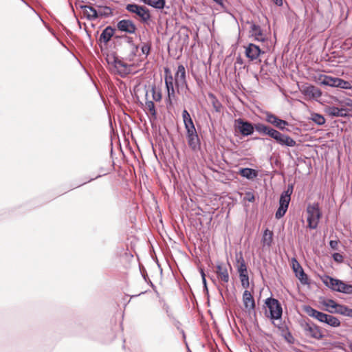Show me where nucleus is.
<instances>
[{"mask_svg": "<svg viewBox=\"0 0 352 352\" xmlns=\"http://www.w3.org/2000/svg\"><path fill=\"white\" fill-rule=\"evenodd\" d=\"M264 114L265 115V120L267 122L271 124L279 131H289V130L286 128V126L289 125L287 121L280 119L270 111H265Z\"/></svg>", "mask_w": 352, "mask_h": 352, "instance_id": "9d476101", "label": "nucleus"}, {"mask_svg": "<svg viewBox=\"0 0 352 352\" xmlns=\"http://www.w3.org/2000/svg\"><path fill=\"white\" fill-rule=\"evenodd\" d=\"M338 292L344 293L346 294H352V285L347 284L342 281L340 287H338Z\"/></svg>", "mask_w": 352, "mask_h": 352, "instance_id": "2f4dec72", "label": "nucleus"}, {"mask_svg": "<svg viewBox=\"0 0 352 352\" xmlns=\"http://www.w3.org/2000/svg\"><path fill=\"white\" fill-rule=\"evenodd\" d=\"M294 190V184H289L286 190H285L279 198V206L275 213V217L279 219L284 217L287 211L289 202L291 201V195Z\"/></svg>", "mask_w": 352, "mask_h": 352, "instance_id": "20e7f679", "label": "nucleus"}, {"mask_svg": "<svg viewBox=\"0 0 352 352\" xmlns=\"http://www.w3.org/2000/svg\"><path fill=\"white\" fill-rule=\"evenodd\" d=\"M324 305L327 307H330L331 308L334 309V310H337V306L340 305V304L336 302L331 299H329L327 302H324Z\"/></svg>", "mask_w": 352, "mask_h": 352, "instance_id": "c03bdc74", "label": "nucleus"}, {"mask_svg": "<svg viewBox=\"0 0 352 352\" xmlns=\"http://www.w3.org/2000/svg\"><path fill=\"white\" fill-rule=\"evenodd\" d=\"M311 119L313 122H314L318 125H322L325 122V119H324V116L319 113H314L311 114Z\"/></svg>", "mask_w": 352, "mask_h": 352, "instance_id": "f704fd0d", "label": "nucleus"}, {"mask_svg": "<svg viewBox=\"0 0 352 352\" xmlns=\"http://www.w3.org/2000/svg\"><path fill=\"white\" fill-rule=\"evenodd\" d=\"M131 50L130 54L128 55L127 59L130 61L133 60L134 58L137 56L139 46L137 45H134L131 47Z\"/></svg>", "mask_w": 352, "mask_h": 352, "instance_id": "a19ab883", "label": "nucleus"}, {"mask_svg": "<svg viewBox=\"0 0 352 352\" xmlns=\"http://www.w3.org/2000/svg\"><path fill=\"white\" fill-rule=\"evenodd\" d=\"M332 257L336 262L339 263H342L344 261L343 256L340 253H338V252L333 253L332 255Z\"/></svg>", "mask_w": 352, "mask_h": 352, "instance_id": "a18cd8bd", "label": "nucleus"}, {"mask_svg": "<svg viewBox=\"0 0 352 352\" xmlns=\"http://www.w3.org/2000/svg\"><path fill=\"white\" fill-rule=\"evenodd\" d=\"M115 33V29L111 26L109 25L106 27L102 32L99 41L103 42L107 44L109 41H110L111 38L113 36Z\"/></svg>", "mask_w": 352, "mask_h": 352, "instance_id": "5701e85b", "label": "nucleus"}, {"mask_svg": "<svg viewBox=\"0 0 352 352\" xmlns=\"http://www.w3.org/2000/svg\"><path fill=\"white\" fill-rule=\"evenodd\" d=\"M182 118L185 129L195 126L194 122L188 111L184 109L182 111Z\"/></svg>", "mask_w": 352, "mask_h": 352, "instance_id": "c85d7f7f", "label": "nucleus"}, {"mask_svg": "<svg viewBox=\"0 0 352 352\" xmlns=\"http://www.w3.org/2000/svg\"><path fill=\"white\" fill-rule=\"evenodd\" d=\"M302 328L305 335L307 337L314 338L316 340H321L324 337L321 329L311 321H308L302 324Z\"/></svg>", "mask_w": 352, "mask_h": 352, "instance_id": "1a4fd4ad", "label": "nucleus"}, {"mask_svg": "<svg viewBox=\"0 0 352 352\" xmlns=\"http://www.w3.org/2000/svg\"><path fill=\"white\" fill-rule=\"evenodd\" d=\"M237 272L239 273V276H243V275H245V274H248V269L242 270V271H237Z\"/></svg>", "mask_w": 352, "mask_h": 352, "instance_id": "5fc2aeb1", "label": "nucleus"}, {"mask_svg": "<svg viewBox=\"0 0 352 352\" xmlns=\"http://www.w3.org/2000/svg\"><path fill=\"white\" fill-rule=\"evenodd\" d=\"M346 104L352 109V100H348V101L346 102Z\"/></svg>", "mask_w": 352, "mask_h": 352, "instance_id": "bf43d9fd", "label": "nucleus"}, {"mask_svg": "<svg viewBox=\"0 0 352 352\" xmlns=\"http://www.w3.org/2000/svg\"><path fill=\"white\" fill-rule=\"evenodd\" d=\"M141 52L143 55H144L145 58H146L151 52V42H142L141 44Z\"/></svg>", "mask_w": 352, "mask_h": 352, "instance_id": "473e14b6", "label": "nucleus"}, {"mask_svg": "<svg viewBox=\"0 0 352 352\" xmlns=\"http://www.w3.org/2000/svg\"><path fill=\"white\" fill-rule=\"evenodd\" d=\"M292 265L295 276L299 279L300 283L303 285H309L310 283L309 281L308 276L305 274L302 266L296 258H292Z\"/></svg>", "mask_w": 352, "mask_h": 352, "instance_id": "ddd939ff", "label": "nucleus"}, {"mask_svg": "<svg viewBox=\"0 0 352 352\" xmlns=\"http://www.w3.org/2000/svg\"><path fill=\"white\" fill-rule=\"evenodd\" d=\"M214 2H216L217 4L222 6L223 5V1L222 0H213Z\"/></svg>", "mask_w": 352, "mask_h": 352, "instance_id": "052dcab7", "label": "nucleus"}, {"mask_svg": "<svg viewBox=\"0 0 352 352\" xmlns=\"http://www.w3.org/2000/svg\"><path fill=\"white\" fill-rule=\"evenodd\" d=\"M185 38H186V39H188V38H189L188 34H186L185 35Z\"/></svg>", "mask_w": 352, "mask_h": 352, "instance_id": "e2e57ef3", "label": "nucleus"}, {"mask_svg": "<svg viewBox=\"0 0 352 352\" xmlns=\"http://www.w3.org/2000/svg\"><path fill=\"white\" fill-rule=\"evenodd\" d=\"M153 99L156 101H160L162 99V94L160 91H157L155 86H153L151 88Z\"/></svg>", "mask_w": 352, "mask_h": 352, "instance_id": "79ce46f5", "label": "nucleus"}, {"mask_svg": "<svg viewBox=\"0 0 352 352\" xmlns=\"http://www.w3.org/2000/svg\"><path fill=\"white\" fill-rule=\"evenodd\" d=\"M80 8L82 10L84 14L89 20H96L99 17L98 12L92 6L80 5Z\"/></svg>", "mask_w": 352, "mask_h": 352, "instance_id": "412c9836", "label": "nucleus"}, {"mask_svg": "<svg viewBox=\"0 0 352 352\" xmlns=\"http://www.w3.org/2000/svg\"><path fill=\"white\" fill-rule=\"evenodd\" d=\"M188 146L192 151H198L201 148V140L198 134L186 136Z\"/></svg>", "mask_w": 352, "mask_h": 352, "instance_id": "4be33fe9", "label": "nucleus"}, {"mask_svg": "<svg viewBox=\"0 0 352 352\" xmlns=\"http://www.w3.org/2000/svg\"><path fill=\"white\" fill-rule=\"evenodd\" d=\"M164 80L167 90L168 98H166V104L171 105L172 100L175 98V90L174 85L177 89V91H184L185 93L190 91V89L186 80V69L182 64L179 65L177 71L173 77L170 69L168 67L164 68Z\"/></svg>", "mask_w": 352, "mask_h": 352, "instance_id": "f257e3e1", "label": "nucleus"}, {"mask_svg": "<svg viewBox=\"0 0 352 352\" xmlns=\"http://www.w3.org/2000/svg\"><path fill=\"white\" fill-rule=\"evenodd\" d=\"M322 322L332 327H338L340 325V321L338 318L327 314H326Z\"/></svg>", "mask_w": 352, "mask_h": 352, "instance_id": "cd10ccee", "label": "nucleus"}, {"mask_svg": "<svg viewBox=\"0 0 352 352\" xmlns=\"http://www.w3.org/2000/svg\"><path fill=\"white\" fill-rule=\"evenodd\" d=\"M302 93L313 98H317L322 96V91L314 85H305L301 89Z\"/></svg>", "mask_w": 352, "mask_h": 352, "instance_id": "dca6fc26", "label": "nucleus"}, {"mask_svg": "<svg viewBox=\"0 0 352 352\" xmlns=\"http://www.w3.org/2000/svg\"><path fill=\"white\" fill-rule=\"evenodd\" d=\"M304 311L310 317H312L314 318H316V315L318 313V310L314 309L312 307H311L310 305H305L304 307Z\"/></svg>", "mask_w": 352, "mask_h": 352, "instance_id": "e433bc0d", "label": "nucleus"}, {"mask_svg": "<svg viewBox=\"0 0 352 352\" xmlns=\"http://www.w3.org/2000/svg\"><path fill=\"white\" fill-rule=\"evenodd\" d=\"M329 245L333 250H338V241L336 240H331L329 241Z\"/></svg>", "mask_w": 352, "mask_h": 352, "instance_id": "603ef678", "label": "nucleus"}, {"mask_svg": "<svg viewBox=\"0 0 352 352\" xmlns=\"http://www.w3.org/2000/svg\"><path fill=\"white\" fill-rule=\"evenodd\" d=\"M210 103L217 113H220L222 111L223 105L221 102L218 100L216 96L212 93H208V94Z\"/></svg>", "mask_w": 352, "mask_h": 352, "instance_id": "a878e982", "label": "nucleus"}, {"mask_svg": "<svg viewBox=\"0 0 352 352\" xmlns=\"http://www.w3.org/2000/svg\"><path fill=\"white\" fill-rule=\"evenodd\" d=\"M327 311L331 314L336 313L344 316L352 318V309L344 305L340 304L339 306H337V310L327 309Z\"/></svg>", "mask_w": 352, "mask_h": 352, "instance_id": "393cba45", "label": "nucleus"}, {"mask_svg": "<svg viewBox=\"0 0 352 352\" xmlns=\"http://www.w3.org/2000/svg\"><path fill=\"white\" fill-rule=\"evenodd\" d=\"M273 232L268 229H265L263 232L262 241L264 245L270 246L273 240Z\"/></svg>", "mask_w": 352, "mask_h": 352, "instance_id": "c756f323", "label": "nucleus"}, {"mask_svg": "<svg viewBox=\"0 0 352 352\" xmlns=\"http://www.w3.org/2000/svg\"><path fill=\"white\" fill-rule=\"evenodd\" d=\"M316 316L315 318L318 320L319 322H322V321L324 320L326 314L318 311Z\"/></svg>", "mask_w": 352, "mask_h": 352, "instance_id": "8fccbe9b", "label": "nucleus"}, {"mask_svg": "<svg viewBox=\"0 0 352 352\" xmlns=\"http://www.w3.org/2000/svg\"><path fill=\"white\" fill-rule=\"evenodd\" d=\"M94 178H91V179H89V181H88V182H91V181H92V180H94Z\"/></svg>", "mask_w": 352, "mask_h": 352, "instance_id": "0e129e2a", "label": "nucleus"}, {"mask_svg": "<svg viewBox=\"0 0 352 352\" xmlns=\"http://www.w3.org/2000/svg\"><path fill=\"white\" fill-rule=\"evenodd\" d=\"M142 3L157 10H162L166 4L165 0H141Z\"/></svg>", "mask_w": 352, "mask_h": 352, "instance_id": "bb28decb", "label": "nucleus"}, {"mask_svg": "<svg viewBox=\"0 0 352 352\" xmlns=\"http://www.w3.org/2000/svg\"><path fill=\"white\" fill-rule=\"evenodd\" d=\"M145 109V111H148L154 119L157 118V111L155 109V104L152 100H147L146 102Z\"/></svg>", "mask_w": 352, "mask_h": 352, "instance_id": "7c9ffc66", "label": "nucleus"}, {"mask_svg": "<svg viewBox=\"0 0 352 352\" xmlns=\"http://www.w3.org/2000/svg\"><path fill=\"white\" fill-rule=\"evenodd\" d=\"M240 280L241 282V285L243 288H248L250 286V282H249V276L248 274H245L243 276H239Z\"/></svg>", "mask_w": 352, "mask_h": 352, "instance_id": "37998d69", "label": "nucleus"}, {"mask_svg": "<svg viewBox=\"0 0 352 352\" xmlns=\"http://www.w3.org/2000/svg\"><path fill=\"white\" fill-rule=\"evenodd\" d=\"M61 45H62L63 46L65 47V45H64V43H61Z\"/></svg>", "mask_w": 352, "mask_h": 352, "instance_id": "338daca9", "label": "nucleus"}, {"mask_svg": "<svg viewBox=\"0 0 352 352\" xmlns=\"http://www.w3.org/2000/svg\"><path fill=\"white\" fill-rule=\"evenodd\" d=\"M244 199L249 202H254L255 200V196L253 192L248 191L245 192Z\"/></svg>", "mask_w": 352, "mask_h": 352, "instance_id": "49530a36", "label": "nucleus"}, {"mask_svg": "<svg viewBox=\"0 0 352 352\" xmlns=\"http://www.w3.org/2000/svg\"><path fill=\"white\" fill-rule=\"evenodd\" d=\"M306 210L307 213V227L312 230L316 229L322 215L319 203L309 204Z\"/></svg>", "mask_w": 352, "mask_h": 352, "instance_id": "39448f33", "label": "nucleus"}, {"mask_svg": "<svg viewBox=\"0 0 352 352\" xmlns=\"http://www.w3.org/2000/svg\"><path fill=\"white\" fill-rule=\"evenodd\" d=\"M162 308H163V309L166 311V313L167 314L168 316L170 317V312L169 306L164 300H162Z\"/></svg>", "mask_w": 352, "mask_h": 352, "instance_id": "3c124183", "label": "nucleus"}, {"mask_svg": "<svg viewBox=\"0 0 352 352\" xmlns=\"http://www.w3.org/2000/svg\"><path fill=\"white\" fill-rule=\"evenodd\" d=\"M239 175L248 179L252 180L258 177V173L256 170L251 168H241L239 170Z\"/></svg>", "mask_w": 352, "mask_h": 352, "instance_id": "b1692460", "label": "nucleus"}, {"mask_svg": "<svg viewBox=\"0 0 352 352\" xmlns=\"http://www.w3.org/2000/svg\"><path fill=\"white\" fill-rule=\"evenodd\" d=\"M266 306L269 309V314L267 316L272 320L281 319L283 308L280 302L274 298H268L265 300Z\"/></svg>", "mask_w": 352, "mask_h": 352, "instance_id": "6e6552de", "label": "nucleus"}, {"mask_svg": "<svg viewBox=\"0 0 352 352\" xmlns=\"http://www.w3.org/2000/svg\"><path fill=\"white\" fill-rule=\"evenodd\" d=\"M250 25V36L254 37V40L259 42H265L267 40L265 32L261 26L254 21H248Z\"/></svg>", "mask_w": 352, "mask_h": 352, "instance_id": "9b49d317", "label": "nucleus"}, {"mask_svg": "<svg viewBox=\"0 0 352 352\" xmlns=\"http://www.w3.org/2000/svg\"><path fill=\"white\" fill-rule=\"evenodd\" d=\"M202 282H203L204 290L208 292V287H207V283H206V278L204 277V279H202Z\"/></svg>", "mask_w": 352, "mask_h": 352, "instance_id": "6e6d98bb", "label": "nucleus"}, {"mask_svg": "<svg viewBox=\"0 0 352 352\" xmlns=\"http://www.w3.org/2000/svg\"><path fill=\"white\" fill-rule=\"evenodd\" d=\"M21 1H23L27 6H28L33 12H36L35 10L28 3H27L25 0H21Z\"/></svg>", "mask_w": 352, "mask_h": 352, "instance_id": "4d7b16f0", "label": "nucleus"}, {"mask_svg": "<svg viewBox=\"0 0 352 352\" xmlns=\"http://www.w3.org/2000/svg\"><path fill=\"white\" fill-rule=\"evenodd\" d=\"M120 38L124 39L125 42L126 43L129 44L131 47L135 45L134 43L133 38L131 36L124 35V36H121Z\"/></svg>", "mask_w": 352, "mask_h": 352, "instance_id": "09e8293b", "label": "nucleus"}, {"mask_svg": "<svg viewBox=\"0 0 352 352\" xmlns=\"http://www.w3.org/2000/svg\"><path fill=\"white\" fill-rule=\"evenodd\" d=\"M276 5L278 6H281L283 5V0H272Z\"/></svg>", "mask_w": 352, "mask_h": 352, "instance_id": "864d4df0", "label": "nucleus"}, {"mask_svg": "<svg viewBox=\"0 0 352 352\" xmlns=\"http://www.w3.org/2000/svg\"><path fill=\"white\" fill-rule=\"evenodd\" d=\"M281 336L285 338L286 342H287L289 344H294L296 341L295 338H294V336H292V333L289 331V329L286 331L284 333H283Z\"/></svg>", "mask_w": 352, "mask_h": 352, "instance_id": "58836bf2", "label": "nucleus"}, {"mask_svg": "<svg viewBox=\"0 0 352 352\" xmlns=\"http://www.w3.org/2000/svg\"><path fill=\"white\" fill-rule=\"evenodd\" d=\"M126 10L129 12L135 14L143 23H148L151 20V15L150 11L144 6L129 3L126 6Z\"/></svg>", "mask_w": 352, "mask_h": 352, "instance_id": "0eeeda50", "label": "nucleus"}, {"mask_svg": "<svg viewBox=\"0 0 352 352\" xmlns=\"http://www.w3.org/2000/svg\"><path fill=\"white\" fill-rule=\"evenodd\" d=\"M322 283L325 286L329 287L333 291L338 292V287H340L342 280H340L337 278H334L329 276H324L322 278Z\"/></svg>", "mask_w": 352, "mask_h": 352, "instance_id": "a211bd4d", "label": "nucleus"}, {"mask_svg": "<svg viewBox=\"0 0 352 352\" xmlns=\"http://www.w3.org/2000/svg\"><path fill=\"white\" fill-rule=\"evenodd\" d=\"M236 262L238 263L237 271H242L248 269V267L242 255L236 258Z\"/></svg>", "mask_w": 352, "mask_h": 352, "instance_id": "c9c22d12", "label": "nucleus"}, {"mask_svg": "<svg viewBox=\"0 0 352 352\" xmlns=\"http://www.w3.org/2000/svg\"><path fill=\"white\" fill-rule=\"evenodd\" d=\"M141 273H142V275L144 279L146 281L147 274H146V270H144V272H141Z\"/></svg>", "mask_w": 352, "mask_h": 352, "instance_id": "13d9d810", "label": "nucleus"}, {"mask_svg": "<svg viewBox=\"0 0 352 352\" xmlns=\"http://www.w3.org/2000/svg\"><path fill=\"white\" fill-rule=\"evenodd\" d=\"M186 129V136H188V135H196V134H198L197 133V131L196 130V128L195 126H192V127H190V128H187V129Z\"/></svg>", "mask_w": 352, "mask_h": 352, "instance_id": "de8ad7c7", "label": "nucleus"}, {"mask_svg": "<svg viewBox=\"0 0 352 352\" xmlns=\"http://www.w3.org/2000/svg\"><path fill=\"white\" fill-rule=\"evenodd\" d=\"M107 62L110 71L115 74L124 78L131 73V65L124 63L115 55L107 56Z\"/></svg>", "mask_w": 352, "mask_h": 352, "instance_id": "7ed1b4c3", "label": "nucleus"}, {"mask_svg": "<svg viewBox=\"0 0 352 352\" xmlns=\"http://www.w3.org/2000/svg\"><path fill=\"white\" fill-rule=\"evenodd\" d=\"M217 276L219 280L226 283H228L230 276L226 266L223 263H219L217 265Z\"/></svg>", "mask_w": 352, "mask_h": 352, "instance_id": "f3484780", "label": "nucleus"}, {"mask_svg": "<svg viewBox=\"0 0 352 352\" xmlns=\"http://www.w3.org/2000/svg\"><path fill=\"white\" fill-rule=\"evenodd\" d=\"M257 132L262 135H267L272 138L274 142L281 146L294 147L296 145V141L285 133H280L277 129L267 125L260 126Z\"/></svg>", "mask_w": 352, "mask_h": 352, "instance_id": "f03ea898", "label": "nucleus"}, {"mask_svg": "<svg viewBox=\"0 0 352 352\" xmlns=\"http://www.w3.org/2000/svg\"><path fill=\"white\" fill-rule=\"evenodd\" d=\"M326 111L331 117L346 118L349 116L347 109L344 108H339L335 106L329 107Z\"/></svg>", "mask_w": 352, "mask_h": 352, "instance_id": "aec40b11", "label": "nucleus"}, {"mask_svg": "<svg viewBox=\"0 0 352 352\" xmlns=\"http://www.w3.org/2000/svg\"><path fill=\"white\" fill-rule=\"evenodd\" d=\"M200 273H201L202 279H204V277L206 278V274L202 269H201Z\"/></svg>", "mask_w": 352, "mask_h": 352, "instance_id": "680f3d73", "label": "nucleus"}, {"mask_svg": "<svg viewBox=\"0 0 352 352\" xmlns=\"http://www.w3.org/2000/svg\"><path fill=\"white\" fill-rule=\"evenodd\" d=\"M150 283H151V286L153 287L154 285L153 284V283L151 281H150Z\"/></svg>", "mask_w": 352, "mask_h": 352, "instance_id": "69168bd1", "label": "nucleus"}, {"mask_svg": "<svg viewBox=\"0 0 352 352\" xmlns=\"http://www.w3.org/2000/svg\"><path fill=\"white\" fill-rule=\"evenodd\" d=\"M318 80L322 85L331 87H337L339 78L332 77L327 75H320L318 78Z\"/></svg>", "mask_w": 352, "mask_h": 352, "instance_id": "6ab92c4d", "label": "nucleus"}, {"mask_svg": "<svg viewBox=\"0 0 352 352\" xmlns=\"http://www.w3.org/2000/svg\"><path fill=\"white\" fill-rule=\"evenodd\" d=\"M260 126H265V124L261 122L253 124L242 118H238L234 120V128L237 129L239 133L244 137L251 135L254 130L257 131Z\"/></svg>", "mask_w": 352, "mask_h": 352, "instance_id": "423d86ee", "label": "nucleus"}, {"mask_svg": "<svg viewBox=\"0 0 352 352\" xmlns=\"http://www.w3.org/2000/svg\"><path fill=\"white\" fill-rule=\"evenodd\" d=\"M98 14L100 16L109 17L113 14V12L111 8L105 6L98 12Z\"/></svg>", "mask_w": 352, "mask_h": 352, "instance_id": "ea45409f", "label": "nucleus"}, {"mask_svg": "<svg viewBox=\"0 0 352 352\" xmlns=\"http://www.w3.org/2000/svg\"><path fill=\"white\" fill-rule=\"evenodd\" d=\"M277 320H278V323H276L274 321H273V324L274 326H276L278 329V330L280 331V335H282L286 331H287L289 329V328H288V326L287 325V324L285 323V322L282 321V318L278 319Z\"/></svg>", "mask_w": 352, "mask_h": 352, "instance_id": "72a5a7b5", "label": "nucleus"}, {"mask_svg": "<svg viewBox=\"0 0 352 352\" xmlns=\"http://www.w3.org/2000/svg\"><path fill=\"white\" fill-rule=\"evenodd\" d=\"M245 56L250 60H256L259 55L263 52L261 51V48L255 44L250 43L245 47Z\"/></svg>", "mask_w": 352, "mask_h": 352, "instance_id": "2eb2a0df", "label": "nucleus"}, {"mask_svg": "<svg viewBox=\"0 0 352 352\" xmlns=\"http://www.w3.org/2000/svg\"><path fill=\"white\" fill-rule=\"evenodd\" d=\"M338 87L341 89H351V85L349 81L344 80L342 78H339V80L338 81Z\"/></svg>", "mask_w": 352, "mask_h": 352, "instance_id": "4c0bfd02", "label": "nucleus"}, {"mask_svg": "<svg viewBox=\"0 0 352 352\" xmlns=\"http://www.w3.org/2000/svg\"><path fill=\"white\" fill-rule=\"evenodd\" d=\"M243 301L245 308L249 314L254 312L255 309V300L251 293L245 289L243 294Z\"/></svg>", "mask_w": 352, "mask_h": 352, "instance_id": "4468645a", "label": "nucleus"}, {"mask_svg": "<svg viewBox=\"0 0 352 352\" xmlns=\"http://www.w3.org/2000/svg\"><path fill=\"white\" fill-rule=\"evenodd\" d=\"M116 28L118 31L126 34H133L137 31V26L131 19H122L117 23Z\"/></svg>", "mask_w": 352, "mask_h": 352, "instance_id": "f8f14e48", "label": "nucleus"}]
</instances>
